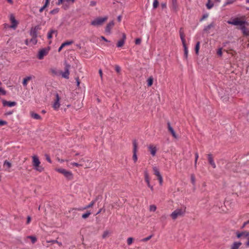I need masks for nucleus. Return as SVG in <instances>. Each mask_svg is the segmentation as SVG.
<instances>
[{
  "label": "nucleus",
  "instance_id": "f257e3e1",
  "mask_svg": "<svg viewBox=\"0 0 249 249\" xmlns=\"http://www.w3.org/2000/svg\"><path fill=\"white\" fill-rule=\"evenodd\" d=\"M227 23L233 25H239V29L242 31L243 34L246 36H249V30L246 27V26L249 25L246 20H241L240 18H236L228 20Z\"/></svg>",
  "mask_w": 249,
  "mask_h": 249
},
{
  "label": "nucleus",
  "instance_id": "f03ea898",
  "mask_svg": "<svg viewBox=\"0 0 249 249\" xmlns=\"http://www.w3.org/2000/svg\"><path fill=\"white\" fill-rule=\"evenodd\" d=\"M185 212V208H181L177 209L171 214V217L174 220L177 219L178 217L183 216Z\"/></svg>",
  "mask_w": 249,
  "mask_h": 249
},
{
  "label": "nucleus",
  "instance_id": "7ed1b4c3",
  "mask_svg": "<svg viewBox=\"0 0 249 249\" xmlns=\"http://www.w3.org/2000/svg\"><path fill=\"white\" fill-rule=\"evenodd\" d=\"M108 17L107 16H105L103 18H97L94 19L91 21L90 24L91 25L93 26H101L103 24L104 22L107 21Z\"/></svg>",
  "mask_w": 249,
  "mask_h": 249
},
{
  "label": "nucleus",
  "instance_id": "20e7f679",
  "mask_svg": "<svg viewBox=\"0 0 249 249\" xmlns=\"http://www.w3.org/2000/svg\"><path fill=\"white\" fill-rule=\"evenodd\" d=\"M32 159H33V165L35 169L39 172H42L43 170V168L39 166L40 162L37 156L34 155L32 157Z\"/></svg>",
  "mask_w": 249,
  "mask_h": 249
},
{
  "label": "nucleus",
  "instance_id": "39448f33",
  "mask_svg": "<svg viewBox=\"0 0 249 249\" xmlns=\"http://www.w3.org/2000/svg\"><path fill=\"white\" fill-rule=\"evenodd\" d=\"M55 170L63 175L69 179H71L72 178V174L71 171L66 170L63 168H57Z\"/></svg>",
  "mask_w": 249,
  "mask_h": 249
},
{
  "label": "nucleus",
  "instance_id": "423d86ee",
  "mask_svg": "<svg viewBox=\"0 0 249 249\" xmlns=\"http://www.w3.org/2000/svg\"><path fill=\"white\" fill-rule=\"evenodd\" d=\"M138 150V143L136 140H133V156L132 159L134 162L135 163L138 160V157L137 155V152Z\"/></svg>",
  "mask_w": 249,
  "mask_h": 249
},
{
  "label": "nucleus",
  "instance_id": "0eeeda50",
  "mask_svg": "<svg viewBox=\"0 0 249 249\" xmlns=\"http://www.w3.org/2000/svg\"><path fill=\"white\" fill-rule=\"evenodd\" d=\"M71 67L70 65H69L67 62L65 63V71L61 73L62 76L66 79L69 78L70 75V68Z\"/></svg>",
  "mask_w": 249,
  "mask_h": 249
},
{
  "label": "nucleus",
  "instance_id": "6e6552de",
  "mask_svg": "<svg viewBox=\"0 0 249 249\" xmlns=\"http://www.w3.org/2000/svg\"><path fill=\"white\" fill-rule=\"evenodd\" d=\"M55 99L53 104V107L54 110H57L60 106V98L59 96L58 93H56L55 95Z\"/></svg>",
  "mask_w": 249,
  "mask_h": 249
},
{
  "label": "nucleus",
  "instance_id": "1a4fd4ad",
  "mask_svg": "<svg viewBox=\"0 0 249 249\" xmlns=\"http://www.w3.org/2000/svg\"><path fill=\"white\" fill-rule=\"evenodd\" d=\"M10 20L11 22L10 28L15 29L17 27L18 22L15 19L14 15L12 14L10 15Z\"/></svg>",
  "mask_w": 249,
  "mask_h": 249
},
{
  "label": "nucleus",
  "instance_id": "9d476101",
  "mask_svg": "<svg viewBox=\"0 0 249 249\" xmlns=\"http://www.w3.org/2000/svg\"><path fill=\"white\" fill-rule=\"evenodd\" d=\"M41 29L40 26L37 25L31 28L30 35L31 36H37V31Z\"/></svg>",
  "mask_w": 249,
  "mask_h": 249
},
{
  "label": "nucleus",
  "instance_id": "9b49d317",
  "mask_svg": "<svg viewBox=\"0 0 249 249\" xmlns=\"http://www.w3.org/2000/svg\"><path fill=\"white\" fill-rule=\"evenodd\" d=\"M114 25V22L113 21H111L109 22L107 25L106 29H105V32L108 34H110L111 33V29L113 28V27Z\"/></svg>",
  "mask_w": 249,
  "mask_h": 249
},
{
  "label": "nucleus",
  "instance_id": "f8f14e48",
  "mask_svg": "<svg viewBox=\"0 0 249 249\" xmlns=\"http://www.w3.org/2000/svg\"><path fill=\"white\" fill-rule=\"evenodd\" d=\"M126 39V36L124 33L122 34V38L118 41L117 44V47L119 48L122 47L125 42V40Z\"/></svg>",
  "mask_w": 249,
  "mask_h": 249
},
{
  "label": "nucleus",
  "instance_id": "ddd939ff",
  "mask_svg": "<svg viewBox=\"0 0 249 249\" xmlns=\"http://www.w3.org/2000/svg\"><path fill=\"white\" fill-rule=\"evenodd\" d=\"M148 149L149 150L152 156H155L156 155V152L157 151V147L152 144H150L148 146Z\"/></svg>",
  "mask_w": 249,
  "mask_h": 249
},
{
  "label": "nucleus",
  "instance_id": "4468645a",
  "mask_svg": "<svg viewBox=\"0 0 249 249\" xmlns=\"http://www.w3.org/2000/svg\"><path fill=\"white\" fill-rule=\"evenodd\" d=\"M48 51L45 49H42L39 52L38 54V58L39 59H42L44 56L46 55L48 53Z\"/></svg>",
  "mask_w": 249,
  "mask_h": 249
},
{
  "label": "nucleus",
  "instance_id": "2eb2a0df",
  "mask_svg": "<svg viewBox=\"0 0 249 249\" xmlns=\"http://www.w3.org/2000/svg\"><path fill=\"white\" fill-rule=\"evenodd\" d=\"M167 126H168V129L169 131L171 133L173 137L175 139H177L178 136L176 134V133L175 131H174V129L173 128V127L171 126L170 123L169 122L167 123Z\"/></svg>",
  "mask_w": 249,
  "mask_h": 249
},
{
  "label": "nucleus",
  "instance_id": "dca6fc26",
  "mask_svg": "<svg viewBox=\"0 0 249 249\" xmlns=\"http://www.w3.org/2000/svg\"><path fill=\"white\" fill-rule=\"evenodd\" d=\"M2 104L3 106H8L9 107H12L14 106H15L17 104V103L16 102H10V101H7L6 100H2Z\"/></svg>",
  "mask_w": 249,
  "mask_h": 249
},
{
  "label": "nucleus",
  "instance_id": "f3484780",
  "mask_svg": "<svg viewBox=\"0 0 249 249\" xmlns=\"http://www.w3.org/2000/svg\"><path fill=\"white\" fill-rule=\"evenodd\" d=\"M208 159L209 163L212 165V166L213 168H215L216 167V165L214 162L213 156L211 154H209L208 155Z\"/></svg>",
  "mask_w": 249,
  "mask_h": 249
},
{
  "label": "nucleus",
  "instance_id": "a211bd4d",
  "mask_svg": "<svg viewBox=\"0 0 249 249\" xmlns=\"http://www.w3.org/2000/svg\"><path fill=\"white\" fill-rule=\"evenodd\" d=\"M33 77H34L32 76H27L26 77L24 78L23 79V82H22L23 86L26 87L27 85L28 81L31 80Z\"/></svg>",
  "mask_w": 249,
  "mask_h": 249
},
{
  "label": "nucleus",
  "instance_id": "6ab92c4d",
  "mask_svg": "<svg viewBox=\"0 0 249 249\" xmlns=\"http://www.w3.org/2000/svg\"><path fill=\"white\" fill-rule=\"evenodd\" d=\"M179 36H180V39L181 40V42H182V43H184V42H185V35L184 34L183 29L182 28H181L179 29Z\"/></svg>",
  "mask_w": 249,
  "mask_h": 249
},
{
  "label": "nucleus",
  "instance_id": "aec40b11",
  "mask_svg": "<svg viewBox=\"0 0 249 249\" xmlns=\"http://www.w3.org/2000/svg\"><path fill=\"white\" fill-rule=\"evenodd\" d=\"M63 3V8L65 9H66L69 8V5L66 4V2L65 1V0H58L56 4L58 5H59Z\"/></svg>",
  "mask_w": 249,
  "mask_h": 249
},
{
  "label": "nucleus",
  "instance_id": "412c9836",
  "mask_svg": "<svg viewBox=\"0 0 249 249\" xmlns=\"http://www.w3.org/2000/svg\"><path fill=\"white\" fill-rule=\"evenodd\" d=\"M144 179L147 184L150 183V178L149 177V174L147 170L144 171Z\"/></svg>",
  "mask_w": 249,
  "mask_h": 249
},
{
  "label": "nucleus",
  "instance_id": "4be33fe9",
  "mask_svg": "<svg viewBox=\"0 0 249 249\" xmlns=\"http://www.w3.org/2000/svg\"><path fill=\"white\" fill-rule=\"evenodd\" d=\"M241 245L240 242H236L233 243L231 247V249H238L240 246Z\"/></svg>",
  "mask_w": 249,
  "mask_h": 249
},
{
  "label": "nucleus",
  "instance_id": "5701e85b",
  "mask_svg": "<svg viewBox=\"0 0 249 249\" xmlns=\"http://www.w3.org/2000/svg\"><path fill=\"white\" fill-rule=\"evenodd\" d=\"M178 6L177 0H172V9L174 11H177Z\"/></svg>",
  "mask_w": 249,
  "mask_h": 249
},
{
  "label": "nucleus",
  "instance_id": "b1692460",
  "mask_svg": "<svg viewBox=\"0 0 249 249\" xmlns=\"http://www.w3.org/2000/svg\"><path fill=\"white\" fill-rule=\"evenodd\" d=\"M31 116L33 118L36 119V120H41V116L39 114H38L36 113L31 112Z\"/></svg>",
  "mask_w": 249,
  "mask_h": 249
},
{
  "label": "nucleus",
  "instance_id": "393cba45",
  "mask_svg": "<svg viewBox=\"0 0 249 249\" xmlns=\"http://www.w3.org/2000/svg\"><path fill=\"white\" fill-rule=\"evenodd\" d=\"M153 170L154 171V174L157 177V178L161 176V175L157 167H154L153 168Z\"/></svg>",
  "mask_w": 249,
  "mask_h": 249
},
{
  "label": "nucleus",
  "instance_id": "a878e982",
  "mask_svg": "<svg viewBox=\"0 0 249 249\" xmlns=\"http://www.w3.org/2000/svg\"><path fill=\"white\" fill-rule=\"evenodd\" d=\"M182 43V45H183V46L184 48V56H185V58H187V56H188V48L186 46L185 42H184V43Z\"/></svg>",
  "mask_w": 249,
  "mask_h": 249
},
{
  "label": "nucleus",
  "instance_id": "bb28decb",
  "mask_svg": "<svg viewBox=\"0 0 249 249\" xmlns=\"http://www.w3.org/2000/svg\"><path fill=\"white\" fill-rule=\"evenodd\" d=\"M55 34L56 35H57V31L54 30H51L48 33L47 35V37L49 39H51L52 38V36L53 34Z\"/></svg>",
  "mask_w": 249,
  "mask_h": 249
},
{
  "label": "nucleus",
  "instance_id": "cd10ccee",
  "mask_svg": "<svg viewBox=\"0 0 249 249\" xmlns=\"http://www.w3.org/2000/svg\"><path fill=\"white\" fill-rule=\"evenodd\" d=\"M46 242H47V243H51V244L56 243L59 246H62V244L61 242H59L56 240H47Z\"/></svg>",
  "mask_w": 249,
  "mask_h": 249
},
{
  "label": "nucleus",
  "instance_id": "c85d7f7f",
  "mask_svg": "<svg viewBox=\"0 0 249 249\" xmlns=\"http://www.w3.org/2000/svg\"><path fill=\"white\" fill-rule=\"evenodd\" d=\"M213 6V3L211 0H208L206 7L208 9H211Z\"/></svg>",
  "mask_w": 249,
  "mask_h": 249
},
{
  "label": "nucleus",
  "instance_id": "c756f323",
  "mask_svg": "<svg viewBox=\"0 0 249 249\" xmlns=\"http://www.w3.org/2000/svg\"><path fill=\"white\" fill-rule=\"evenodd\" d=\"M214 26V24L213 23H212L211 24H210L209 25H208V26H206L204 27V31H205V32H208L209 30L213 27Z\"/></svg>",
  "mask_w": 249,
  "mask_h": 249
},
{
  "label": "nucleus",
  "instance_id": "7c9ffc66",
  "mask_svg": "<svg viewBox=\"0 0 249 249\" xmlns=\"http://www.w3.org/2000/svg\"><path fill=\"white\" fill-rule=\"evenodd\" d=\"M95 201L96 200H92L89 205L85 206L84 207V209H87L88 208H89L90 207H92L94 205V204L95 203Z\"/></svg>",
  "mask_w": 249,
  "mask_h": 249
},
{
  "label": "nucleus",
  "instance_id": "2f4dec72",
  "mask_svg": "<svg viewBox=\"0 0 249 249\" xmlns=\"http://www.w3.org/2000/svg\"><path fill=\"white\" fill-rule=\"evenodd\" d=\"M37 36H32V38L30 40V43H32L33 45H35L37 43Z\"/></svg>",
  "mask_w": 249,
  "mask_h": 249
},
{
  "label": "nucleus",
  "instance_id": "473e14b6",
  "mask_svg": "<svg viewBox=\"0 0 249 249\" xmlns=\"http://www.w3.org/2000/svg\"><path fill=\"white\" fill-rule=\"evenodd\" d=\"M110 234V232L108 231H104L103 234L102 235V238L103 239H105L109 236Z\"/></svg>",
  "mask_w": 249,
  "mask_h": 249
},
{
  "label": "nucleus",
  "instance_id": "72a5a7b5",
  "mask_svg": "<svg viewBox=\"0 0 249 249\" xmlns=\"http://www.w3.org/2000/svg\"><path fill=\"white\" fill-rule=\"evenodd\" d=\"M27 238L30 239L33 244L35 243L36 241V238L34 236H28Z\"/></svg>",
  "mask_w": 249,
  "mask_h": 249
},
{
  "label": "nucleus",
  "instance_id": "f704fd0d",
  "mask_svg": "<svg viewBox=\"0 0 249 249\" xmlns=\"http://www.w3.org/2000/svg\"><path fill=\"white\" fill-rule=\"evenodd\" d=\"M199 48H200V42L198 41L196 43V46H195V51H196V54H197L198 53Z\"/></svg>",
  "mask_w": 249,
  "mask_h": 249
},
{
  "label": "nucleus",
  "instance_id": "c9c22d12",
  "mask_svg": "<svg viewBox=\"0 0 249 249\" xmlns=\"http://www.w3.org/2000/svg\"><path fill=\"white\" fill-rule=\"evenodd\" d=\"M91 214V212L88 211L87 213L82 214V217L84 219H86Z\"/></svg>",
  "mask_w": 249,
  "mask_h": 249
},
{
  "label": "nucleus",
  "instance_id": "e433bc0d",
  "mask_svg": "<svg viewBox=\"0 0 249 249\" xmlns=\"http://www.w3.org/2000/svg\"><path fill=\"white\" fill-rule=\"evenodd\" d=\"M59 11V9L58 8H56L50 12V13L52 15H55L58 13Z\"/></svg>",
  "mask_w": 249,
  "mask_h": 249
},
{
  "label": "nucleus",
  "instance_id": "4c0bfd02",
  "mask_svg": "<svg viewBox=\"0 0 249 249\" xmlns=\"http://www.w3.org/2000/svg\"><path fill=\"white\" fill-rule=\"evenodd\" d=\"M153 82V79L152 77H149L147 80V86L150 87L152 86Z\"/></svg>",
  "mask_w": 249,
  "mask_h": 249
},
{
  "label": "nucleus",
  "instance_id": "58836bf2",
  "mask_svg": "<svg viewBox=\"0 0 249 249\" xmlns=\"http://www.w3.org/2000/svg\"><path fill=\"white\" fill-rule=\"evenodd\" d=\"M73 43V41H67L62 43V46H66L68 45H70Z\"/></svg>",
  "mask_w": 249,
  "mask_h": 249
},
{
  "label": "nucleus",
  "instance_id": "ea45409f",
  "mask_svg": "<svg viewBox=\"0 0 249 249\" xmlns=\"http://www.w3.org/2000/svg\"><path fill=\"white\" fill-rule=\"evenodd\" d=\"M153 234L150 235L149 236H147V237L144 238L142 239H141V241L142 242H146L148 240H149L152 237Z\"/></svg>",
  "mask_w": 249,
  "mask_h": 249
},
{
  "label": "nucleus",
  "instance_id": "a19ab883",
  "mask_svg": "<svg viewBox=\"0 0 249 249\" xmlns=\"http://www.w3.org/2000/svg\"><path fill=\"white\" fill-rule=\"evenodd\" d=\"M157 209V207L155 205H151L149 206V211L150 212H155Z\"/></svg>",
  "mask_w": 249,
  "mask_h": 249
},
{
  "label": "nucleus",
  "instance_id": "79ce46f5",
  "mask_svg": "<svg viewBox=\"0 0 249 249\" xmlns=\"http://www.w3.org/2000/svg\"><path fill=\"white\" fill-rule=\"evenodd\" d=\"M133 238L132 237H129L127 239V243L128 246L131 245L133 241Z\"/></svg>",
  "mask_w": 249,
  "mask_h": 249
},
{
  "label": "nucleus",
  "instance_id": "37998d69",
  "mask_svg": "<svg viewBox=\"0 0 249 249\" xmlns=\"http://www.w3.org/2000/svg\"><path fill=\"white\" fill-rule=\"evenodd\" d=\"M159 5V1L158 0H154L153 3V7L154 9L157 8Z\"/></svg>",
  "mask_w": 249,
  "mask_h": 249
},
{
  "label": "nucleus",
  "instance_id": "c03bdc74",
  "mask_svg": "<svg viewBox=\"0 0 249 249\" xmlns=\"http://www.w3.org/2000/svg\"><path fill=\"white\" fill-rule=\"evenodd\" d=\"M71 165L75 166H77V167L82 166L84 165V164H82V163H78L74 162H71Z\"/></svg>",
  "mask_w": 249,
  "mask_h": 249
},
{
  "label": "nucleus",
  "instance_id": "a18cd8bd",
  "mask_svg": "<svg viewBox=\"0 0 249 249\" xmlns=\"http://www.w3.org/2000/svg\"><path fill=\"white\" fill-rule=\"evenodd\" d=\"M51 71L53 74L55 75H58L59 73L55 69H51Z\"/></svg>",
  "mask_w": 249,
  "mask_h": 249
},
{
  "label": "nucleus",
  "instance_id": "49530a36",
  "mask_svg": "<svg viewBox=\"0 0 249 249\" xmlns=\"http://www.w3.org/2000/svg\"><path fill=\"white\" fill-rule=\"evenodd\" d=\"M235 1V0H226L225 5H227L232 4Z\"/></svg>",
  "mask_w": 249,
  "mask_h": 249
},
{
  "label": "nucleus",
  "instance_id": "de8ad7c7",
  "mask_svg": "<svg viewBox=\"0 0 249 249\" xmlns=\"http://www.w3.org/2000/svg\"><path fill=\"white\" fill-rule=\"evenodd\" d=\"M4 165L6 166L8 168H10L11 167V163L7 160H5L4 162Z\"/></svg>",
  "mask_w": 249,
  "mask_h": 249
},
{
  "label": "nucleus",
  "instance_id": "09e8293b",
  "mask_svg": "<svg viewBox=\"0 0 249 249\" xmlns=\"http://www.w3.org/2000/svg\"><path fill=\"white\" fill-rule=\"evenodd\" d=\"M65 1L69 6V4L73 3L75 0H65Z\"/></svg>",
  "mask_w": 249,
  "mask_h": 249
},
{
  "label": "nucleus",
  "instance_id": "8fccbe9b",
  "mask_svg": "<svg viewBox=\"0 0 249 249\" xmlns=\"http://www.w3.org/2000/svg\"><path fill=\"white\" fill-rule=\"evenodd\" d=\"M242 236L244 237H247L249 236V232L247 231H244L242 232Z\"/></svg>",
  "mask_w": 249,
  "mask_h": 249
},
{
  "label": "nucleus",
  "instance_id": "3c124183",
  "mask_svg": "<svg viewBox=\"0 0 249 249\" xmlns=\"http://www.w3.org/2000/svg\"><path fill=\"white\" fill-rule=\"evenodd\" d=\"M48 4L46 3H45L44 5L40 8L39 9V12L41 13V12H42L46 8V7L48 6Z\"/></svg>",
  "mask_w": 249,
  "mask_h": 249
},
{
  "label": "nucleus",
  "instance_id": "603ef678",
  "mask_svg": "<svg viewBox=\"0 0 249 249\" xmlns=\"http://www.w3.org/2000/svg\"><path fill=\"white\" fill-rule=\"evenodd\" d=\"M191 182L193 184H195V181H196V179H195V177L194 175H192L191 176Z\"/></svg>",
  "mask_w": 249,
  "mask_h": 249
},
{
  "label": "nucleus",
  "instance_id": "864d4df0",
  "mask_svg": "<svg viewBox=\"0 0 249 249\" xmlns=\"http://www.w3.org/2000/svg\"><path fill=\"white\" fill-rule=\"evenodd\" d=\"M208 17V14H204L202 16V17L200 18V21H203V20H204L205 18H207Z\"/></svg>",
  "mask_w": 249,
  "mask_h": 249
},
{
  "label": "nucleus",
  "instance_id": "5fc2aeb1",
  "mask_svg": "<svg viewBox=\"0 0 249 249\" xmlns=\"http://www.w3.org/2000/svg\"><path fill=\"white\" fill-rule=\"evenodd\" d=\"M158 179L159 181V183H160V185H162V182H163V179H162V176H160V177H158Z\"/></svg>",
  "mask_w": 249,
  "mask_h": 249
},
{
  "label": "nucleus",
  "instance_id": "6e6d98bb",
  "mask_svg": "<svg viewBox=\"0 0 249 249\" xmlns=\"http://www.w3.org/2000/svg\"><path fill=\"white\" fill-rule=\"evenodd\" d=\"M115 71L118 73L120 72V71H121V68L119 66H118V65L115 66Z\"/></svg>",
  "mask_w": 249,
  "mask_h": 249
},
{
  "label": "nucleus",
  "instance_id": "4d7b16f0",
  "mask_svg": "<svg viewBox=\"0 0 249 249\" xmlns=\"http://www.w3.org/2000/svg\"><path fill=\"white\" fill-rule=\"evenodd\" d=\"M6 93V91L0 87V94L5 95Z\"/></svg>",
  "mask_w": 249,
  "mask_h": 249
},
{
  "label": "nucleus",
  "instance_id": "13d9d810",
  "mask_svg": "<svg viewBox=\"0 0 249 249\" xmlns=\"http://www.w3.org/2000/svg\"><path fill=\"white\" fill-rule=\"evenodd\" d=\"M89 5L91 6H94L96 5V2L94 0L90 1Z\"/></svg>",
  "mask_w": 249,
  "mask_h": 249
},
{
  "label": "nucleus",
  "instance_id": "bf43d9fd",
  "mask_svg": "<svg viewBox=\"0 0 249 249\" xmlns=\"http://www.w3.org/2000/svg\"><path fill=\"white\" fill-rule=\"evenodd\" d=\"M7 124V123L5 121H3V120H0V126H2V125H5Z\"/></svg>",
  "mask_w": 249,
  "mask_h": 249
},
{
  "label": "nucleus",
  "instance_id": "052dcab7",
  "mask_svg": "<svg viewBox=\"0 0 249 249\" xmlns=\"http://www.w3.org/2000/svg\"><path fill=\"white\" fill-rule=\"evenodd\" d=\"M217 53L218 55L219 56H221L222 54V49L221 48H219L217 52Z\"/></svg>",
  "mask_w": 249,
  "mask_h": 249
},
{
  "label": "nucleus",
  "instance_id": "680f3d73",
  "mask_svg": "<svg viewBox=\"0 0 249 249\" xmlns=\"http://www.w3.org/2000/svg\"><path fill=\"white\" fill-rule=\"evenodd\" d=\"M45 157H46V160L49 162V163H52V160L50 158V157L49 156V155H45Z\"/></svg>",
  "mask_w": 249,
  "mask_h": 249
},
{
  "label": "nucleus",
  "instance_id": "e2e57ef3",
  "mask_svg": "<svg viewBox=\"0 0 249 249\" xmlns=\"http://www.w3.org/2000/svg\"><path fill=\"white\" fill-rule=\"evenodd\" d=\"M141 42V39L140 38H137L135 40L136 44H140Z\"/></svg>",
  "mask_w": 249,
  "mask_h": 249
},
{
  "label": "nucleus",
  "instance_id": "0e129e2a",
  "mask_svg": "<svg viewBox=\"0 0 249 249\" xmlns=\"http://www.w3.org/2000/svg\"><path fill=\"white\" fill-rule=\"evenodd\" d=\"M31 220V217L30 216H28L27 218V222L26 224H28L30 223Z\"/></svg>",
  "mask_w": 249,
  "mask_h": 249
},
{
  "label": "nucleus",
  "instance_id": "69168bd1",
  "mask_svg": "<svg viewBox=\"0 0 249 249\" xmlns=\"http://www.w3.org/2000/svg\"><path fill=\"white\" fill-rule=\"evenodd\" d=\"M236 236L238 238H240L242 237V232H237Z\"/></svg>",
  "mask_w": 249,
  "mask_h": 249
},
{
  "label": "nucleus",
  "instance_id": "338daca9",
  "mask_svg": "<svg viewBox=\"0 0 249 249\" xmlns=\"http://www.w3.org/2000/svg\"><path fill=\"white\" fill-rule=\"evenodd\" d=\"M248 224H249V220L244 223L242 226V228H244Z\"/></svg>",
  "mask_w": 249,
  "mask_h": 249
},
{
  "label": "nucleus",
  "instance_id": "774afa93",
  "mask_svg": "<svg viewBox=\"0 0 249 249\" xmlns=\"http://www.w3.org/2000/svg\"><path fill=\"white\" fill-rule=\"evenodd\" d=\"M147 186H148V187H149L151 189V190L153 191L154 188H153V186L151 185L150 183H149V184H147Z\"/></svg>",
  "mask_w": 249,
  "mask_h": 249
}]
</instances>
